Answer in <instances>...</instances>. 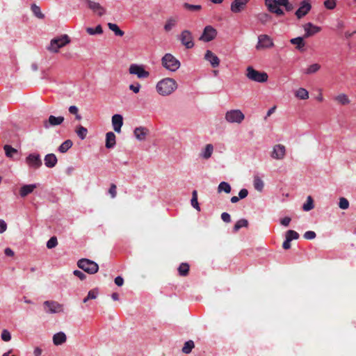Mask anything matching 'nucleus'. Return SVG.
I'll return each mask as SVG.
<instances>
[{
    "instance_id": "12",
    "label": "nucleus",
    "mask_w": 356,
    "mask_h": 356,
    "mask_svg": "<svg viewBox=\"0 0 356 356\" xmlns=\"http://www.w3.org/2000/svg\"><path fill=\"white\" fill-rule=\"evenodd\" d=\"M217 35V31L211 26H207L204 29L200 40L204 42H210L216 38Z\"/></svg>"
},
{
    "instance_id": "11",
    "label": "nucleus",
    "mask_w": 356,
    "mask_h": 356,
    "mask_svg": "<svg viewBox=\"0 0 356 356\" xmlns=\"http://www.w3.org/2000/svg\"><path fill=\"white\" fill-rule=\"evenodd\" d=\"M44 309L47 313L54 314L63 311V305L58 302L47 300L43 303Z\"/></svg>"
},
{
    "instance_id": "10",
    "label": "nucleus",
    "mask_w": 356,
    "mask_h": 356,
    "mask_svg": "<svg viewBox=\"0 0 356 356\" xmlns=\"http://www.w3.org/2000/svg\"><path fill=\"white\" fill-rule=\"evenodd\" d=\"M129 72L136 75L138 79H146L149 76V72L146 71L143 65L137 64H131L129 66Z\"/></svg>"
},
{
    "instance_id": "34",
    "label": "nucleus",
    "mask_w": 356,
    "mask_h": 356,
    "mask_svg": "<svg viewBox=\"0 0 356 356\" xmlns=\"http://www.w3.org/2000/svg\"><path fill=\"white\" fill-rule=\"evenodd\" d=\"M267 8L270 12L275 13L277 15H284L283 10L280 8L277 2H275V4H270L269 6Z\"/></svg>"
},
{
    "instance_id": "23",
    "label": "nucleus",
    "mask_w": 356,
    "mask_h": 356,
    "mask_svg": "<svg viewBox=\"0 0 356 356\" xmlns=\"http://www.w3.org/2000/svg\"><path fill=\"white\" fill-rule=\"evenodd\" d=\"M179 21L178 17H171L166 20V22L164 25V30L166 32H170L172 30L177 24Z\"/></svg>"
},
{
    "instance_id": "21",
    "label": "nucleus",
    "mask_w": 356,
    "mask_h": 356,
    "mask_svg": "<svg viewBox=\"0 0 356 356\" xmlns=\"http://www.w3.org/2000/svg\"><path fill=\"white\" fill-rule=\"evenodd\" d=\"M204 58L209 61L213 67H216L220 64V59L211 51L207 50L204 55Z\"/></svg>"
},
{
    "instance_id": "1",
    "label": "nucleus",
    "mask_w": 356,
    "mask_h": 356,
    "mask_svg": "<svg viewBox=\"0 0 356 356\" xmlns=\"http://www.w3.org/2000/svg\"><path fill=\"white\" fill-rule=\"evenodd\" d=\"M177 81L172 78H164L159 81L156 86V92L161 96H168L177 88Z\"/></svg>"
},
{
    "instance_id": "64",
    "label": "nucleus",
    "mask_w": 356,
    "mask_h": 356,
    "mask_svg": "<svg viewBox=\"0 0 356 356\" xmlns=\"http://www.w3.org/2000/svg\"><path fill=\"white\" fill-rule=\"evenodd\" d=\"M69 112L71 114L76 115L78 113V112H79V109H78V108L76 106H70L69 107Z\"/></svg>"
},
{
    "instance_id": "45",
    "label": "nucleus",
    "mask_w": 356,
    "mask_h": 356,
    "mask_svg": "<svg viewBox=\"0 0 356 356\" xmlns=\"http://www.w3.org/2000/svg\"><path fill=\"white\" fill-rule=\"evenodd\" d=\"M183 6L185 9L191 11H200L202 9L200 5H192L188 3H184Z\"/></svg>"
},
{
    "instance_id": "16",
    "label": "nucleus",
    "mask_w": 356,
    "mask_h": 356,
    "mask_svg": "<svg viewBox=\"0 0 356 356\" xmlns=\"http://www.w3.org/2000/svg\"><path fill=\"white\" fill-rule=\"evenodd\" d=\"M86 1L88 4V7L99 16L101 17L105 14V8L102 7L99 3L91 0H86Z\"/></svg>"
},
{
    "instance_id": "29",
    "label": "nucleus",
    "mask_w": 356,
    "mask_h": 356,
    "mask_svg": "<svg viewBox=\"0 0 356 356\" xmlns=\"http://www.w3.org/2000/svg\"><path fill=\"white\" fill-rule=\"evenodd\" d=\"M75 132L81 140H83L86 138L88 129L81 125H78L75 129Z\"/></svg>"
},
{
    "instance_id": "33",
    "label": "nucleus",
    "mask_w": 356,
    "mask_h": 356,
    "mask_svg": "<svg viewBox=\"0 0 356 356\" xmlns=\"http://www.w3.org/2000/svg\"><path fill=\"white\" fill-rule=\"evenodd\" d=\"M31 11L33 15L38 19H44V15L42 13L40 8L36 4L33 3L31 6Z\"/></svg>"
},
{
    "instance_id": "26",
    "label": "nucleus",
    "mask_w": 356,
    "mask_h": 356,
    "mask_svg": "<svg viewBox=\"0 0 356 356\" xmlns=\"http://www.w3.org/2000/svg\"><path fill=\"white\" fill-rule=\"evenodd\" d=\"M67 340L65 334L63 332H58L53 336V342L56 346L64 343Z\"/></svg>"
},
{
    "instance_id": "52",
    "label": "nucleus",
    "mask_w": 356,
    "mask_h": 356,
    "mask_svg": "<svg viewBox=\"0 0 356 356\" xmlns=\"http://www.w3.org/2000/svg\"><path fill=\"white\" fill-rule=\"evenodd\" d=\"M117 186L115 184H111V186H110V188L108 190V193H110L111 196L112 198H114L116 197L117 195Z\"/></svg>"
},
{
    "instance_id": "61",
    "label": "nucleus",
    "mask_w": 356,
    "mask_h": 356,
    "mask_svg": "<svg viewBox=\"0 0 356 356\" xmlns=\"http://www.w3.org/2000/svg\"><path fill=\"white\" fill-rule=\"evenodd\" d=\"M115 284L118 286H121L124 284V280L121 276H118L115 278Z\"/></svg>"
},
{
    "instance_id": "51",
    "label": "nucleus",
    "mask_w": 356,
    "mask_h": 356,
    "mask_svg": "<svg viewBox=\"0 0 356 356\" xmlns=\"http://www.w3.org/2000/svg\"><path fill=\"white\" fill-rule=\"evenodd\" d=\"M1 337L4 341H9L11 339V334L7 330L2 331Z\"/></svg>"
},
{
    "instance_id": "63",
    "label": "nucleus",
    "mask_w": 356,
    "mask_h": 356,
    "mask_svg": "<svg viewBox=\"0 0 356 356\" xmlns=\"http://www.w3.org/2000/svg\"><path fill=\"white\" fill-rule=\"evenodd\" d=\"M291 241L290 239H288L286 238V240L284 241L283 244H282V248L284 249V250H288L291 248Z\"/></svg>"
},
{
    "instance_id": "19",
    "label": "nucleus",
    "mask_w": 356,
    "mask_h": 356,
    "mask_svg": "<svg viewBox=\"0 0 356 356\" xmlns=\"http://www.w3.org/2000/svg\"><path fill=\"white\" fill-rule=\"evenodd\" d=\"M304 29L305 31V34L304 38H309L312 36L316 33H318L321 31V28L319 26H314L311 22L307 23L304 26Z\"/></svg>"
},
{
    "instance_id": "48",
    "label": "nucleus",
    "mask_w": 356,
    "mask_h": 356,
    "mask_svg": "<svg viewBox=\"0 0 356 356\" xmlns=\"http://www.w3.org/2000/svg\"><path fill=\"white\" fill-rule=\"evenodd\" d=\"M286 238L292 241L299 238V234L293 230H288L286 233Z\"/></svg>"
},
{
    "instance_id": "47",
    "label": "nucleus",
    "mask_w": 356,
    "mask_h": 356,
    "mask_svg": "<svg viewBox=\"0 0 356 356\" xmlns=\"http://www.w3.org/2000/svg\"><path fill=\"white\" fill-rule=\"evenodd\" d=\"M320 68H321V65L319 64L314 63L308 67L305 73L308 74H313V73H315L317 71H318L320 70Z\"/></svg>"
},
{
    "instance_id": "28",
    "label": "nucleus",
    "mask_w": 356,
    "mask_h": 356,
    "mask_svg": "<svg viewBox=\"0 0 356 356\" xmlns=\"http://www.w3.org/2000/svg\"><path fill=\"white\" fill-rule=\"evenodd\" d=\"M178 273L181 277H186L188 275L190 270V266L188 263H181L178 268Z\"/></svg>"
},
{
    "instance_id": "15",
    "label": "nucleus",
    "mask_w": 356,
    "mask_h": 356,
    "mask_svg": "<svg viewBox=\"0 0 356 356\" xmlns=\"http://www.w3.org/2000/svg\"><path fill=\"white\" fill-rule=\"evenodd\" d=\"M64 118L63 116L56 117L54 115H50L48 120L43 122V127L45 129H49L50 127H55L61 124L64 122Z\"/></svg>"
},
{
    "instance_id": "60",
    "label": "nucleus",
    "mask_w": 356,
    "mask_h": 356,
    "mask_svg": "<svg viewBox=\"0 0 356 356\" xmlns=\"http://www.w3.org/2000/svg\"><path fill=\"white\" fill-rule=\"evenodd\" d=\"M7 229V225L3 220L0 219V234L3 233Z\"/></svg>"
},
{
    "instance_id": "4",
    "label": "nucleus",
    "mask_w": 356,
    "mask_h": 356,
    "mask_svg": "<svg viewBox=\"0 0 356 356\" xmlns=\"http://www.w3.org/2000/svg\"><path fill=\"white\" fill-rule=\"evenodd\" d=\"M162 65L171 72L177 71L180 67V62L171 54H166L162 58Z\"/></svg>"
},
{
    "instance_id": "35",
    "label": "nucleus",
    "mask_w": 356,
    "mask_h": 356,
    "mask_svg": "<svg viewBox=\"0 0 356 356\" xmlns=\"http://www.w3.org/2000/svg\"><path fill=\"white\" fill-rule=\"evenodd\" d=\"M73 143L71 140H66L58 147V151L61 153H65L72 147Z\"/></svg>"
},
{
    "instance_id": "9",
    "label": "nucleus",
    "mask_w": 356,
    "mask_h": 356,
    "mask_svg": "<svg viewBox=\"0 0 356 356\" xmlns=\"http://www.w3.org/2000/svg\"><path fill=\"white\" fill-rule=\"evenodd\" d=\"M181 43L186 48L191 49L194 47L192 33L188 30H184L179 36Z\"/></svg>"
},
{
    "instance_id": "6",
    "label": "nucleus",
    "mask_w": 356,
    "mask_h": 356,
    "mask_svg": "<svg viewBox=\"0 0 356 356\" xmlns=\"http://www.w3.org/2000/svg\"><path fill=\"white\" fill-rule=\"evenodd\" d=\"M274 47L273 38L266 34H261L258 36V42L256 49L259 51L270 49Z\"/></svg>"
},
{
    "instance_id": "55",
    "label": "nucleus",
    "mask_w": 356,
    "mask_h": 356,
    "mask_svg": "<svg viewBox=\"0 0 356 356\" xmlns=\"http://www.w3.org/2000/svg\"><path fill=\"white\" fill-rule=\"evenodd\" d=\"M97 295H98V290L96 289H94L89 291L87 296H88V298H90V300H92V299H95L97 298Z\"/></svg>"
},
{
    "instance_id": "32",
    "label": "nucleus",
    "mask_w": 356,
    "mask_h": 356,
    "mask_svg": "<svg viewBox=\"0 0 356 356\" xmlns=\"http://www.w3.org/2000/svg\"><path fill=\"white\" fill-rule=\"evenodd\" d=\"M6 156L8 158H13L15 154L17 153V150L9 145H5L3 146Z\"/></svg>"
},
{
    "instance_id": "37",
    "label": "nucleus",
    "mask_w": 356,
    "mask_h": 356,
    "mask_svg": "<svg viewBox=\"0 0 356 356\" xmlns=\"http://www.w3.org/2000/svg\"><path fill=\"white\" fill-rule=\"evenodd\" d=\"M334 99L341 105H347L350 103L348 97L345 94H340L337 95Z\"/></svg>"
},
{
    "instance_id": "5",
    "label": "nucleus",
    "mask_w": 356,
    "mask_h": 356,
    "mask_svg": "<svg viewBox=\"0 0 356 356\" xmlns=\"http://www.w3.org/2000/svg\"><path fill=\"white\" fill-rule=\"evenodd\" d=\"M77 266L79 268L89 274H95L99 270L98 264L88 259H81L77 262Z\"/></svg>"
},
{
    "instance_id": "39",
    "label": "nucleus",
    "mask_w": 356,
    "mask_h": 356,
    "mask_svg": "<svg viewBox=\"0 0 356 356\" xmlns=\"http://www.w3.org/2000/svg\"><path fill=\"white\" fill-rule=\"evenodd\" d=\"M222 191H224L226 193H229L231 192V186H230V185L228 183L225 182V181H222L218 185V193H221Z\"/></svg>"
},
{
    "instance_id": "58",
    "label": "nucleus",
    "mask_w": 356,
    "mask_h": 356,
    "mask_svg": "<svg viewBox=\"0 0 356 356\" xmlns=\"http://www.w3.org/2000/svg\"><path fill=\"white\" fill-rule=\"evenodd\" d=\"M259 19L263 24H264L270 19V16L268 14L264 13L260 15Z\"/></svg>"
},
{
    "instance_id": "14",
    "label": "nucleus",
    "mask_w": 356,
    "mask_h": 356,
    "mask_svg": "<svg viewBox=\"0 0 356 356\" xmlns=\"http://www.w3.org/2000/svg\"><path fill=\"white\" fill-rule=\"evenodd\" d=\"M312 6L309 0H304L300 3L299 8L296 12V15L298 19H301L305 16L311 10Z\"/></svg>"
},
{
    "instance_id": "42",
    "label": "nucleus",
    "mask_w": 356,
    "mask_h": 356,
    "mask_svg": "<svg viewBox=\"0 0 356 356\" xmlns=\"http://www.w3.org/2000/svg\"><path fill=\"white\" fill-rule=\"evenodd\" d=\"M248 226V221L245 219H241L238 220L234 227V231L238 232L242 227H247Z\"/></svg>"
},
{
    "instance_id": "24",
    "label": "nucleus",
    "mask_w": 356,
    "mask_h": 356,
    "mask_svg": "<svg viewBox=\"0 0 356 356\" xmlns=\"http://www.w3.org/2000/svg\"><path fill=\"white\" fill-rule=\"evenodd\" d=\"M115 135L113 132L110 131L106 134L105 146L108 149L113 148L115 145Z\"/></svg>"
},
{
    "instance_id": "2",
    "label": "nucleus",
    "mask_w": 356,
    "mask_h": 356,
    "mask_svg": "<svg viewBox=\"0 0 356 356\" xmlns=\"http://www.w3.org/2000/svg\"><path fill=\"white\" fill-rule=\"evenodd\" d=\"M245 76L248 79L258 83L266 82L268 78L266 72L257 71L252 66L247 67Z\"/></svg>"
},
{
    "instance_id": "43",
    "label": "nucleus",
    "mask_w": 356,
    "mask_h": 356,
    "mask_svg": "<svg viewBox=\"0 0 356 356\" xmlns=\"http://www.w3.org/2000/svg\"><path fill=\"white\" fill-rule=\"evenodd\" d=\"M86 32L89 35H95V34H102L103 33V29L101 25H97L95 29L88 27L86 28Z\"/></svg>"
},
{
    "instance_id": "41",
    "label": "nucleus",
    "mask_w": 356,
    "mask_h": 356,
    "mask_svg": "<svg viewBox=\"0 0 356 356\" xmlns=\"http://www.w3.org/2000/svg\"><path fill=\"white\" fill-rule=\"evenodd\" d=\"M314 207V200L311 196H308L307 198V202L302 206V209L305 211H309L313 209Z\"/></svg>"
},
{
    "instance_id": "46",
    "label": "nucleus",
    "mask_w": 356,
    "mask_h": 356,
    "mask_svg": "<svg viewBox=\"0 0 356 356\" xmlns=\"http://www.w3.org/2000/svg\"><path fill=\"white\" fill-rule=\"evenodd\" d=\"M191 205L197 210L200 211V208L197 202V193L196 191H193L192 193Z\"/></svg>"
},
{
    "instance_id": "13",
    "label": "nucleus",
    "mask_w": 356,
    "mask_h": 356,
    "mask_svg": "<svg viewBox=\"0 0 356 356\" xmlns=\"http://www.w3.org/2000/svg\"><path fill=\"white\" fill-rule=\"evenodd\" d=\"M286 154L285 146L281 144L275 145L271 152V157L274 159L282 160Z\"/></svg>"
},
{
    "instance_id": "57",
    "label": "nucleus",
    "mask_w": 356,
    "mask_h": 356,
    "mask_svg": "<svg viewBox=\"0 0 356 356\" xmlns=\"http://www.w3.org/2000/svg\"><path fill=\"white\" fill-rule=\"evenodd\" d=\"M221 218L225 222H231V217H230V215L228 213H226V212L222 213L221 214Z\"/></svg>"
},
{
    "instance_id": "8",
    "label": "nucleus",
    "mask_w": 356,
    "mask_h": 356,
    "mask_svg": "<svg viewBox=\"0 0 356 356\" xmlns=\"http://www.w3.org/2000/svg\"><path fill=\"white\" fill-rule=\"evenodd\" d=\"M25 162L29 168L38 169L42 165V159L39 154H29L25 159Z\"/></svg>"
},
{
    "instance_id": "22",
    "label": "nucleus",
    "mask_w": 356,
    "mask_h": 356,
    "mask_svg": "<svg viewBox=\"0 0 356 356\" xmlns=\"http://www.w3.org/2000/svg\"><path fill=\"white\" fill-rule=\"evenodd\" d=\"M44 165L49 168H52L55 167L58 163V159L54 154H48L44 158Z\"/></svg>"
},
{
    "instance_id": "62",
    "label": "nucleus",
    "mask_w": 356,
    "mask_h": 356,
    "mask_svg": "<svg viewBox=\"0 0 356 356\" xmlns=\"http://www.w3.org/2000/svg\"><path fill=\"white\" fill-rule=\"evenodd\" d=\"M291 220V218L285 217L281 220V224L285 227H287L289 225Z\"/></svg>"
},
{
    "instance_id": "56",
    "label": "nucleus",
    "mask_w": 356,
    "mask_h": 356,
    "mask_svg": "<svg viewBox=\"0 0 356 356\" xmlns=\"http://www.w3.org/2000/svg\"><path fill=\"white\" fill-rule=\"evenodd\" d=\"M73 273L75 276L79 277L81 280H84L86 277V275L83 272L78 270H75L73 272Z\"/></svg>"
},
{
    "instance_id": "20",
    "label": "nucleus",
    "mask_w": 356,
    "mask_h": 356,
    "mask_svg": "<svg viewBox=\"0 0 356 356\" xmlns=\"http://www.w3.org/2000/svg\"><path fill=\"white\" fill-rule=\"evenodd\" d=\"M149 133V129L144 127H136L134 131L135 137L140 141L145 140Z\"/></svg>"
},
{
    "instance_id": "36",
    "label": "nucleus",
    "mask_w": 356,
    "mask_h": 356,
    "mask_svg": "<svg viewBox=\"0 0 356 356\" xmlns=\"http://www.w3.org/2000/svg\"><path fill=\"white\" fill-rule=\"evenodd\" d=\"M296 97L300 99H307L309 98V92L306 89L300 88L296 92Z\"/></svg>"
},
{
    "instance_id": "30",
    "label": "nucleus",
    "mask_w": 356,
    "mask_h": 356,
    "mask_svg": "<svg viewBox=\"0 0 356 356\" xmlns=\"http://www.w3.org/2000/svg\"><path fill=\"white\" fill-rule=\"evenodd\" d=\"M290 42L293 44H296V48L298 49V50H301L305 45V43L304 42V40H303V38L302 37H298V38H292L291 40H290Z\"/></svg>"
},
{
    "instance_id": "7",
    "label": "nucleus",
    "mask_w": 356,
    "mask_h": 356,
    "mask_svg": "<svg viewBox=\"0 0 356 356\" xmlns=\"http://www.w3.org/2000/svg\"><path fill=\"white\" fill-rule=\"evenodd\" d=\"M244 118V114L238 109L230 110L225 114V120L229 123L240 124Z\"/></svg>"
},
{
    "instance_id": "44",
    "label": "nucleus",
    "mask_w": 356,
    "mask_h": 356,
    "mask_svg": "<svg viewBox=\"0 0 356 356\" xmlns=\"http://www.w3.org/2000/svg\"><path fill=\"white\" fill-rule=\"evenodd\" d=\"M339 207L343 210L348 209L349 208V202L348 200L345 197H340L339 200Z\"/></svg>"
},
{
    "instance_id": "18",
    "label": "nucleus",
    "mask_w": 356,
    "mask_h": 356,
    "mask_svg": "<svg viewBox=\"0 0 356 356\" xmlns=\"http://www.w3.org/2000/svg\"><path fill=\"white\" fill-rule=\"evenodd\" d=\"M112 125L113 129L117 133H120L121 128L123 125V118L120 114H115L112 116Z\"/></svg>"
},
{
    "instance_id": "31",
    "label": "nucleus",
    "mask_w": 356,
    "mask_h": 356,
    "mask_svg": "<svg viewBox=\"0 0 356 356\" xmlns=\"http://www.w3.org/2000/svg\"><path fill=\"white\" fill-rule=\"evenodd\" d=\"M108 26L110 30L114 32L115 35L120 37L124 35V32L122 31L116 24L110 22L108 24Z\"/></svg>"
},
{
    "instance_id": "54",
    "label": "nucleus",
    "mask_w": 356,
    "mask_h": 356,
    "mask_svg": "<svg viewBox=\"0 0 356 356\" xmlns=\"http://www.w3.org/2000/svg\"><path fill=\"white\" fill-rule=\"evenodd\" d=\"M316 233L313 231H307L304 234V238L307 240H312L316 238Z\"/></svg>"
},
{
    "instance_id": "49",
    "label": "nucleus",
    "mask_w": 356,
    "mask_h": 356,
    "mask_svg": "<svg viewBox=\"0 0 356 356\" xmlns=\"http://www.w3.org/2000/svg\"><path fill=\"white\" fill-rule=\"evenodd\" d=\"M58 245V240L56 236H52L47 243V247L49 249H52Z\"/></svg>"
},
{
    "instance_id": "27",
    "label": "nucleus",
    "mask_w": 356,
    "mask_h": 356,
    "mask_svg": "<svg viewBox=\"0 0 356 356\" xmlns=\"http://www.w3.org/2000/svg\"><path fill=\"white\" fill-rule=\"evenodd\" d=\"M213 152V145L207 144L204 147V148L202 149V151L200 154V156L204 159H208L211 156Z\"/></svg>"
},
{
    "instance_id": "3",
    "label": "nucleus",
    "mask_w": 356,
    "mask_h": 356,
    "mask_svg": "<svg viewBox=\"0 0 356 356\" xmlns=\"http://www.w3.org/2000/svg\"><path fill=\"white\" fill-rule=\"evenodd\" d=\"M70 40L67 35H63L60 37L54 38L51 40L47 49L49 51L57 53L60 48L65 46L70 43Z\"/></svg>"
},
{
    "instance_id": "25",
    "label": "nucleus",
    "mask_w": 356,
    "mask_h": 356,
    "mask_svg": "<svg viewBox=\"0 0 356 356\" xmlns=\"http://www.w3.org/2000/svg\"><path fill=\"white\" fill-rule=\"evenodd\" d=\"M35 188V184L24 185L19 190V195L22 197H25L29 194L31 193Z\"/></svg>"
},
{
    "instance_id": "17",
    "label": "nucleus",
    "mask_w": 356,
    "mask_h": 356,
    "mask_svg": "<svg viewBox=\"0 0 356 356\" xmlns=\"http://www.w3.org/2000/svg\"><path fill=\"white\" fill-rule=\"evenodd\" d=\"M250 0H234L231 4V10L234 13L244 10Z\"/></svg>"
},
{
    "instance_id": "50",
    "label": "nucleus",
    "mask_w": 356,
    "mask_h": 356,
    "mask_svg": "<svg viewBox=\"0 0 356 356\" xmlns=\"http://www.w3.org/2000/svg\"><path fill=\"white\" fill-rule=\"evenodd\" d=\"M337 0H326L324 1V6L327 9L333 10L336 7Z\"/></svg>"
},
{
    "instance_id": "40",
    "label": "nucleus",
    "mask_w": 356,
    "mask_h": 356,
    "mask_svg": "<svg viewBox=\"0 0 356 356\" xmlns=\"http://www.w3.org/2000/svg\"><path fill=\"white\" fill-rule=\"evenodd\" d=\"M264 181L259 177L255 176L254 177V187L257 191L261 192L264 188Z\"/></svg>"
},
{
    "instance_id": "53",
    "label": "nucleus",
    "mask_w": 356,
    "mask_h": 356,
    "mask_svg": "<svg viewBox=\"0 0 356 356\" xmlns=\"http://www.w3.org/2000/svg\"><path fill=\"white\" fill-rule=\"evenodd\" d=\"M140 84L139 83H136V84H131L129 86V90L133 91L134 93H138L140 89Z\"/></svg>"
},
{
    "instance_id": "38",
    "label": "nucleus",
    "mask_w": 356,
    "mask_h": 356,
    "mask_svg": "<svg viewBox=\"0 0 356 356\" xmlns=\"http://www.w3.org/2000/svg\"><path fill=\"white\" fill-rule=\"evenodd\" d=\"M195 347L194 342L192 340H189L186 342H185L183 348H182V352L185 354H189L193 348Z\"/></svg>"
},
{
    "instance_id": "59",
    "label": "nucleus",
    "mask_w": 356,
    "mask_h": 356,
    "mask_svg": "<svg viewBox=\"0 0 356 356\" xmlns=\"http://www.w3.org/2000/svg\"><path fill=\"white\" fill-rule=\"evenodd\" d=\"M248 195V191L245 188L241 189L238 193V197L240 199H243L246 197Z\"/></svg>"
}]
</instances>
